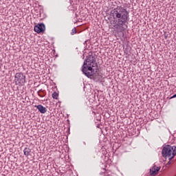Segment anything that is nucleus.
Listing matches in <instances>:
<instances>
[{"label":"nucleus","instance_id":"nucleus-2","mask_svg":"<svg viewBox=\"0 0 176 176\" xmlns=\"http://www.w3.org/2000/svg\"><path fill=\"white\" fill-rule=\"evenodd\" d=\"M94 67H97L96 58L92 55H89L84 61L82 72L87 78H91V76H94V69H93Z\"/></svg>","mask_w":176,"mask_h":176},{"label":"nucleus","instance_id":"nucleus-3","mask_svg":"<svg viewBox=\"0 0 176 176\" xmlns=\"http://www.w3.org/2000/svg\"><path fill=\"white\" fill-rule=\"evenodd\" d=\"M162 153L163 157H168V160H173L176 155V146L166 145L163 148Z\"/></svg>","mask_w":176,"mask_h":176},{"label":"nucleus","instance_id":"nucleus-9","mask_svg":"<svg viewBox=\"0 0 176 176\" xmlns=\"http://www.w3.org/2000/svg\"><path fill=\"white\" fill-rule=\"evenodd\" d=\"M37 93L39 97H45V96H46L45 91H43V89H40Z\"/></svg>","mask_w":176,"mask_h":176},{"label":"nucleus","instance_id":"nucleus-11","mask_svg":"<svg viewBox=\"0 0 176 176\" xmlns=\"http://www.w3.org/2000/svg\"><path fill=\"white\" fill-rule=\"evenodd\" d=\"M75 34H76V28L72 30L71 35H75Z\"/></svg>","mask_w":176,"mask_h":176},{"label":"nucleus","instance_id":"nucleus-10","mask_svg":"<svg viewBox=\"0 0 176 176\" xmlns=\"http://www.w3.org/2000/svg\"><path fill=\"white\" fill-rule=\"evenodd\" d=\"M58 97V94L57 92H54L52 94V98L57 100Z\"/></svg>","mask_w":176,"mask_h":176},{"label":"nucleus","instance_id":"nucleus-4","mask_svg":"<svg viewBox=\"0 0 176 176\" xmlns=\"http://www.w3.org/2000/svg\"><path fill=\"white\" fill-rule=\"evenodd\" d=\"M25 82V76L23 73H16L15 75V83L16 85H24Z\"/></svg>","mask_w":176,"mask_h":176},{"label":"nucleus","instance_id":"nucleus-6","mask_svg":"<svg viewBox=\"0 0 176 176\" xmlns=\"http://www.w3.org/2000/svg\"><path fill=\"white\" fill-rule=\"evenodd\" d=\"M35 108H37L41 113H46V112H47V109H46V107H43L42 104L36 105Z\"/></svg>","mask_w":176,"mask_h":176},{"label":"nucleus","instance_id":"nucleus-7","mask_svg":"<svg viewBox=\"0 0 176 176\" xmlns=\"http://www.w3.org/2000/svg\"><path fill=\"white\" fill-rule=\"evenodd\" d=\"M160 170V168H159L158 166H154L152 168L150 169V174L151 175H156Z\"/></svg>","mask_w":176,"mask_h":176},{"label":"nucleus","instance_id":"nucleus-5","mask_svg":"<svg viewBox=\"0 0 176 176\" xmlns=\"http://www.w3.org/2000/svg\"><path fill=\"white\" fill-rule=\"evenodd\" d=\"M45 30V24L39 23L37 25L34 26V31L37 32V34H41V32H43Z\"/></svg>","mask_w":176,"mask_h":176},{"label":"nucleus","instance_id":"nucleus-8","mask_svg":"<svg viewBox=\"0 0 176 176\" xmlns=\"http://www.w3.org/2000/svg\"><path fill=\"white\" fill-rule=\"evenodd\" d=\"M23 153H24L25 156H29L30 153H31L30 148L28 147L25 148L23 150Z\"/></svg>","mask_w":176,"mask_h":176},{"label":"nucleus","instance_id":"nucleus-12","mask_svg":"<svg viewBox=\"0 0 176 176\" xmlns=\"http://www.w3.org/2000/svg\"><path fill=\"white\" fill-rule=\"evenodd\" d=\"M175 97H176V94L173 95L172 97H170V98H175Z\"/></svg>","mask_w":176,"mask_h":176},{"label":"nucleus","instance_id":"nucleus-1","mask_svg":"<svg viewBox=\"0 0 176 176\" xmlns=\"http://www.w3.org/2000/svg\"><path fill=\"white\" fill-rule=\"evenodd\" d=\"M111 14L116 22L114 23L113 27L116 30H120L124 31L127 29V25L126 23L129 20V12L122 6H118L114 8L111 12Z\"/></svg>","mask_w":176,"mask_h":176}]
</instances>
